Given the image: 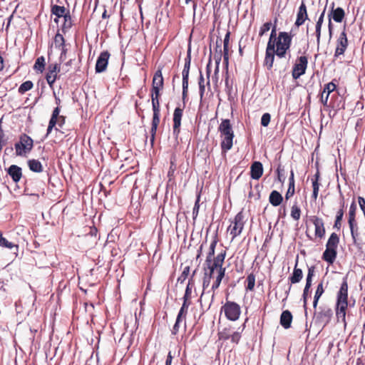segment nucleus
Here are the masks:
<instances>
[{
  "label": "nucleus",
  "instance_id": "30",
  "mask_svg": "<svg viewBox=\"0 0 365 365\" xmlns=\"http://www.w3.org/2000/svg\"><path fill=\"white\" fill-rule=\"evenodd\" d=\"M221 148L222 152L226 153L232 148L234 136L222 137Z\"/></svg>",
  "mask_w": 365,
  "mask_h": 365
},
{
  "label": "nucleus",
  "instance_id": "26",
  "mask_svg": "<svg viewBox=\"0 0 365 365\" xmlns=\"http://www.w3.org/2000/svg\"><path fill=\"white\" fill-rule=\"evenodd\" d=\"M163 87V78L162 75L161 70H158L153 76V83H152V88H160L162 89Z\"/></svg>",
  "mask_w": 365,
  "mask_h": 365
},
{
  "label": "nucleus",
  "instance_id": "33",
  "mask_svg": "<svg viewBox=\"0 0 365 365\" xmlns=\"http://www.w3.org/2000/svg\"><path fill=\"white\" fill-rule=\"evenodd\" d=\"M297 264V262L296 263ZM303 277V272L302 270L299 268L297 267V265H295V267L294 269L292 275L289 277V279L292 282V284H296L301 281Z\"/></svg>",
  "mask_w": 365,
  "mask_h": 365
},
{
  "label": "nucleus",
  "instance_id": "56",
  "mask_svg": "<svg viewBox=\"0 0 365 365\" xmlns=\"http://www.w3.org/2000/svg\"><path fill=\"white\" fill-rule=\"evenodd\" d=\"M322 26V25H321L319 24H316V26H315V36H316V38H317V44L318 46H319L320 41H321Z\"/></svg>",
  "mask_w": 365,
  "mask_h": 365
},
{
  "label": "nucleus",
  "instance_id": "39",
  "mask_svg": "<svg viewBox=\"0 0 365 365\" xmlns=\"http://www.w3.org/2000/svg\"><path fill=\"white\" fill-rule=\"evenodd\" d=\"M230 32L227 31L225 36L224 41H223V52H224L223 58H224V61L226 62V63H228V59H229L228 45H229V41H230Z\"/></svg>",
  "mask_w": 365,
  "mask_h": 365
},
{
  "label": "nucleus",
  "instance_id": "14",
  "mask_svg": "<svg viewBox=\"0 0 365 365\" xmlns=\"http://www.w3.org/2000/svg\"><path fill=\"white\" fill-rule=\"evenodd\" d=\"M314 272H315V268L314 266H311L310 267H309L307 279H306V284H305V287H304V292H303L304 307L305 309L307 307V297L309 294V290L312 286V280L313 276L314 275Z\"/></svg>",
  "mask_w": 365,
  "mask_h": 365
},
{
  "label": "nucleus",
  "instance_id": "60",
  "mask_svg": "<svg viewBox=\"0 0 365 365\" xmlns=\"http://www.w3.org/2000/svg\"><path fill=\"white\" fill-rule=\"evenodd\" d=\"M183 318H179L178 316H177V319H176V322L173 326V330H172V333L173 334H176L178 331H179V327H180V322L182 320Z\"/></svg>",
  "mask_w": 365,
  "mask_h": 365
},
{
  "label": "nucleus",
  "instance_id": "44",
  "mask_svg": "<svg viewBox=\"0 0 365 365\" xmlns=\"http://www.w3.org/2000/svg\"><path fill=\"white\" fill-rule=\"evenodd\" d=\"M193 285V279L192 277L189 279L188 284L185 289V292L183 297V299H186L187 300H189L191 297L192 294V287Z\"/></svg>",
  "mask_w": 365,
  "mask_h": 365
},
{
  "label": "nucleus",
  "instance_id": "6",
  "mask_svg": "<svg viewBox=\"0 0 365 365\" xmlns=\"http://www.w3.org/2000/svg\"><path fill=\"white\" fill-rule=\"evenodd\" d=\"M222 311L224 312L225 317L230 321H236L239 319L241 314L240 306L236 302L227 301L222 307Z\"/></svg>",
  "mask_w": 365,
  "mask_h": 365
},
{
  "label": "nucleus",
  "instance_id": "28",
  "mask_svg": "<svg viewBox=\"0 0 365 365\" xmlns=\"http://www.w3.org/2000/svg\"><path fill=\"white\" fill-rule=\"evenodd\" d=\"M225 269H220V272H218V274H217V276H216V278H215V282H213L212 285V287H211V289L212 291V294L211 295V298H212V301H213L214 299V297H215V290L217 289L220 284H221V282H222V279H223V277H225Z\"/></svg>",
  "mask_w": 365,
  "mask_h": 365
},
{
  "label": "nucleus",
  "instance_id": "27",
  "mask_svg": "<svg viewBox=\"0 0 365 365\" xmlns=\"http://www.w3.org/2000/svg\"><path fill=\"white\" fill-rule=\"evenodd\" d=\"M282 195L278 191L273 190L271 192L269 201L272 205L277 207L282 203Z\"/></svg>",
  "mask_w": 365,
  "mask_h": 365
},
{
  "label": "nucleus",
  "instance_id": "58",
  "mask_svg": "<svg viewBox=\"0 0 365 365\" xmlns=\"http://www.w3.org/2000/svg\"><path fill=\"white\" fill-rule=\"evenodd\" d=\"M199 202H200V196L197 197V198L195 202L194 207L192 209V217L194 220H195L198 215L199 209H200Z\"/></svg>",
  "mask_w": 365,
  "mask_h": 365
},
{
  "label": "nucleus",
  "instance_id": "12",
  "mask_svg": "<svg viewBox=\"0 0 365 365\" xmlns=\"http://www.w3.org/2000/svg\"><path fill=\"white\" fill-rule=\"evenodd\" d=\"M309 220L314 225L315 236L322 238L325 235V228L323 220L316 215H313L309 217Z\"/></svg>",
  "mask_w": 365,
  "mask_h": 365
},
{
  "label": "nucleus",
  "instance_id": "34",
  "mask_svg": "<svg viewBox=\"0 0 365 365\" xmlns=\"http://www.w3.org/2000/svg\"><path fill=\"white\" fill-rule=\"evenodd\" d=\"M54 43H55V46L56 47H61V60H62L63 58V56L66 53V49L64 48V38H63V36L60 34H57L55 37H54Z\"/></svg>",
  "mask_w": 365,
  "mask_h": 365
},
{
  "label": "nucleus",
  "instance_id": "48",
  "mask_svg": "<svg viewBox=\"0 0 365 365\" xmlns=\"http://www.w3.org/2000/svg\"><path fill=\"white\" fill-rule=\"evenodd\" d=\"M232 331L230 329H223L221 331L219 332V339L220 340H228L230 339V336L232 334Z\"/></svg>",
  "mask_w": 365,
  "mask_h": 365
},
{
  "label": "nucleus",
  "instance_id": "25",
  "mask_svg": "<svg viewBox=\"0 0 365 365\" xmlns=\"http://www.w3.org/2000/svg\"><path fill=\"white\" fill-rule=\"evenodd\" d=\"M292 315L288 310L282 312L280 317V324L284 328L288 329L291 327Z\"/></svg>",
  "mask_w": 365,
  "mask_h": 365
},
{
  "label": "nucleus",
  "instance_id": "21",
  "mask_svg": "<svg viewBox=\"0 0 365 365\" xmlns=\"http://www.w3.org/2000/svg\"><path fill=\"white\" fill-rule=\"evenodd\" d=\"M335 89L336 85L332 82H330L324 86L321 96V102L324 106L327 105L329 94Z\"/></svg>",
  "mask_w": 365,
  "mask_h": 365
},
{
  "label": "nucleus",
  "instance_id": "43",
  "mask_svg": "<svg viewBox=\"0 0 365 365\" xmlns=\"http://www.w3.org/2000/svg\"><path fill=\"white\" fill-rule=\"evenodd\" d=\"M217 243V240L216 239H214L212 240V242H211L210 246V250H209V252L206 257L205 262H209L212 261V259L214 258L213 256L215 255V250Z\"/></svg>",
  "mask_w": 365,
  "mask_h": 365
},
{
  "label": "nucleus",
  "instance_id": "10",
  "mask_svg": "<svg viewBox=\"0 0 365 365\" xmlns=\"http://www.w3.org/2000/svg\"><path fill=\"white\" fill-rule=\"evenodd\" d=\"M190 50H188L187 56L185 59V65L184 68L182 72V96L183 98L186 96L188 88V77H189V71L190 67Z\"/></svg>",
  "mask_w": 365,
  "mask_h": 365
},
{
  "label": "nucleus",
  "instance_id": "4",
  "mask_svg": "<svg viewBox=\"0 0 365 365\" xmlns=\"http://www.w3.org/2000/svg\"><path fill=\"white\" fill-rule=\"evenodd\" d=\"M245 226L244 215L242 212H238L234 219L231 221L230 226L227 227V232L232 235V241L235 237L240 235Z\"/></svg>",
  "mask_w": 365,
  "mask_h": 365
},
{
  "label": "nucleus",
  "instance_id": "41",
  "mask_svg": "<svg viewBox=\"0 0 365 365\" xmlns=\"http://www.w3.org/2000/svg\"><path fill=\"white\" fill-rule=\"evenodd\" d=\"M190 304V302L189 300H187L186 299H183L182 305L178 314L179 318H185Z\"/></svg>",
  "mask_w": 365,
  "mask_h": 365
},
{
  "label": "nucleus",
  "instance_id": "23",
  "mask_svg": "<svg viewBox=\"0 0 365 365\" xmlns=\"http://www.w3.org/2000/svg\"><path fill=\"white\" fill-rule=\"evenodd\" d=\"M160 123V113H153L152 125L150 129V143L153 145L155 140V136Z\"/></svg>",
  "mask_w": 365,
  "mask_h": 365
},
{
  "label": "nucleus",
  "instance_id": "38",
  "mask_svg": "<svg viewBox=\"0 0 365 365\" xmlns=\"http://www.w3.org/2000/svg\"><path fill=\"white\" fill-rule=\"evenodd\" d=\"M51 13L58 18L63 17L67 14L65 7L58 5L51 6Z\"/></svg>",
  "mask_w": 365,
  "mask_h": 365
},
{
  "label": "nucleus",
  "instance_id": "19",
  "mask_svg": "<svg viewBox=\"0 0 365 365\" xmlns=\"http://www.w3.org/2000/svg\"><path fill=\"white\" fill-rule=\"evenodd\" d=\"M275 55L276 53L274 52V50H272L271 44H267L264 58V65L269 70H270L273 66Z\"/></svg>",
  "mask_w": 365,
  "mask_h": 365
},
{
  "label": "nucleus",
  "instance_id": "22",
  "mask_svg": "<svg viewBox=\"0 0 365 365\" xmlns=\"http://www.w3.org/2000/svg\"><path fill=\"white\" fill-rule=\"evenodd\" d=\"M7 173L15 182H18L22 177L21 168L16 165H11L8 168Z\"/></svg>",
  "mask_w": 365,
  "mask_h": 365
},
{
  "label": "nucleus",
  "instance_id": "9",
  "mask_svg": "<svg viewBox=\"0 0 365 365\" xmlns=\"http://www.w3.org/2000/svg\"><path fill=\"white\" fill-rule=\"evenodd\" d=\"M348 46V39L346 36V33L345 31V29L340 34L337 41H336V47L334 52V58H339L340 56L344 55L345 51L346 50Z\"/></svg>",
  "mask_w": 365,
  "mask_h": 365
},
{
  "label": "nucleus",
  "instance_id": "52",
  "mask_svg": "<svg viewBox=\"0 0 365 365\" xmlns=\"http://www.w3.org/2000/svg\"><path fill=\"white\" fill-rule=\"evenodd\" d=\"M63 19H64V22L63 24V29H70L72 26V21H71V17L68 11L63 16Z\"/></svg>",
  "mask_w": 365,
  "mask_h": 365
},
{
  "label": "nucleus",
  "instance_id": "2",
  "mask_svg": "<svg viewBox=\"0 0 365 365\" xmlns=\"http://www.w3.org/2000/svg\"><path fill=\"white\" fill-rule=\"evenodd\" d=\"M348 284L346 278H344L339 290L336 294L335 306L336 317L338 322H342L346 327V314L348 309Z\"/></svg>",
  "mask_w": 365,
  "mask_h": 365
},
{
  "label": "nucleus",
  "instance_id": "36",
  "mask_svg": "<svg viewBox=\"0 0 365 365\" xmlns=\"http://www.w3.org/2000/svg\"><path fill=\"white\" fill-rule=\"evenodd\" d=\"M29 169L33 172L41 173L43 170L42 165L38 160L32 159L28 161Z\"/></svg>",
  "mask_w": 365,
  "mask_h": 365
},
{
  "label": "nucleus",
  "instance_id": "45",
  "mask_svg": "<svg viewBox=\"0 0 365 365\" xmlns=\"http://www.w3.org/2000/svg\"><path fill=\"white\" fill-rule=\"evenodd\" d=\"M190 267L189 266H186L184 267L181 274L179 276V277L178 278V282L180 283V284H182L185 280L187 278L189 274H190Z\"/></svg>",
  "mask_w": 365,
  "mask_h": 365
},
{
  "label": "nucleus",
  "instance_id": "64",
  "mask_svg": "<svg viewBox=\"0 0 365 365\" xmlns=\"http://www.w3.org/2000/svg\"><path fill=\"white\" fill-rule=\"evenodd\" d=\"M173 361V356L171 355V353L169 352L165 361V365H171Z\"/></svg>",
  "mask_w": 365,
  "mask_h": 365
},
{
  "label": "nucleus",
  "instance_id": "8",
  "mask_svg": "<svg viewBox=\"0 0 365 365\" xmlns=\"http://www.w3.org/2000/svg\"><path fill=\"white\" fill-rule=\"evenodd\" d=\"M307 64L308 59L307 56H302L299 57L293 67L292 78L296 80L304 75L307 68Z\"/></svg>",
  "mask_w": 365,
  "mask_h": 365
},
{
  "label": "nucleus",
  "instance_id": "32",
  "mask_svg": "<svg viewBox=\"0 0 365 365\" xmlns=\"http://www.w3.org/2000/svg\"><path fill=\"white\" fill-rule=\"evenodd\" d=\"M339 242V238L337 234L333 232L330 235V237L327 242L326 247L336 250Z\"/></svg>",
  "mask_w": 365,
  "mask_h": 365
},
{
  "label": "nucleus",
  "instance_id": "11",
  "mask_svg": "<svg viewBox=\"0 0 365 365\" xmlns=\"http://www.w3.org/2000/svg\"><path fill=\"white\" fill-rule=\"evenodd\" d=\"M110 58V53L108 51H103L98 56L96 64V72L102 73L106 70L108 60Z\"/></svg>",
  "mask_w": 365,
  "mask_h": 365
},
{
  "label": "nucleus",
  "instance_id": "49",
  "mask_svg": "<svg viewBox=\"0 0 365 365\" xmlns=\"http://www.w3.org/2000/svg\"><path fill=\"white\" fill-rule=\"evenodd\" d=\"M245 325H243V327L241 331H232L230 336V340L232 343L238 344V342L240 340L241 338V333L242 332L244 329Z\"/></svg>",
  "mask_w": 365,
  "mask_h": 365
},
{
  "label": "nucleus",
  "instance_id": "53",
  "mask_svg": "<svg viewBox=\"0 0 365 365\" xmlns=\"http://www.w3.org/2000/svg\"><path fill=\"white\" fill-rule=\"evenodd\" d=\"M271 26L272 23L270 21L264 23L259 29V36H264L271 29Z\"/></svg>",
  "mask_w": 365,
  "mask_h": 365
},
{
  "label": "nucleus",
  "instance_id": "13",
  "mask_svg": "<svg viewBox=\"0 0 365 365\" xmlns=\"http://www.w3.org/2000/svg\"><path fill=\"white\" fill-rule=\"evenodd\" d=\"M60 71V66L57 63L50 64L48 66V72L46 76V79L50 87L53 86L57 79L58 73Z\"/></svg>",
  "mask_w": 365,
  "mask_h": 365
},
{
  "label": "nucleus",
  "instance_id": "3",
  "mask_svg": "<svg viewBox=\"0 0 365 365\" xmlns=\"http://www.w3.org/2000/svg\"><path fill=\"white\" fill-rule=\"evenodd\" d=\"M333 315L332 309L328 307H320L314 314V324L323 329L331 321Z\"/></svg>",
  "mask_w": 365,
  "mask_h": 365
},
{
  "label": "nucleus",
  "instance_id": "18",
  "mask_svg": "<svg viewBox=\"0 0 365 365\" xmlns=\"http://www.w3.org/2000/svg\"><path fill=\"white\" fill-rule=\"evenodd\" d=\"M307 19L308 15L306 5L304 2H302L297 14L295 25L297 26H302Z\"/></svg>",
  "mask_w": 365,
  "mask_h": 365
},
{
  "label": "nucleus",
  "instance_id": "42",
  "mask_svg": "<svg viewBox=\"0 0 365 365\" xmlns=\"http://www.w3.org/2000/svg\"><path fill=\"white\" fill-rule=\"evenodd\" d=\"M34 68L36 71L42 73L45 68V58L43 56L38 57L34 66Z\"/></svg>",
  "mask_w": 365,
  "mask_h": 365
},
{
  "label": "nucleus",
  "instance_id": "59",
  "mask_svg": "<svg viewBox=\"0 0 365 365\" xmlns=\"http://www.w3.org/2000/svg\"><path fill=\"white\" fill-rule=\"evenodd\" d=\"M152 100V107L153 113H160V102L159 99H151Z\"/></svg>",
  "mask_w": 365,
  "mask_h": 365
},
{
  "label": "nucleus",
  "instance_id": "16",
  "mask_svg": "<svg viewBox=\"0 0 365 365\" xmlns=\"http://www.w3.org/2000/svg\"><path fill=\"white\" fill-rule=\"evenodd\" d=\"M182 116V109L176 108L173 113V134L178 137L180 133V128L181 125V119Z\"/></svg>",
  "mask_w": 365,
  "mask_h": 365
},
{
  "label": "nucleus",
  "instance_id": "63",
  "mask_svg": "<svg viewBox=\"0 0 365 365\" xmlns=\"http://www.w3.org/2000/svg\"><path fill=\"white\" fill-rule=\"evenodd\" d=\"M282 171H283V170L281 169L280 166H279L277 169V178H278L279 181L283 183L284 181V178L282 176Z\"/></svg>",
  "mask_w": 365,
  "mask_h": 365
},
{
  "label": "nucleus",
  "instance_id": "57",
  "mask_svg": "<svg viewBox=\"0 0 365 365\" xmlns=\"http://www.w3.org/2000/svg\"><path fill=\"white\" fill-rule=\"evenodd\" d=\"M270 119H271V115L269 113H264L261 118V125L264 127H267L270 122Z\"/></svg>",
  "mask_w": 365,
  "mask_h": 365
},
{
  "label": "nucleus",
  "instance_id": "51",
  "mask_svg": "<svg viewBox=\"0 0 365 365\" xmlns=\"http://www.w3.org/2000/svg\"><path fill=\"white\" fill-rule=\"evenodd\" d=\"M199 89H200V98L202 99L203 97L205 91V79L201 73L200 74V78H199Z\"/></svg>",
  "mask_w": 365,
  "mask_h": 365
},
{
  "label": "nucleus",
  "instance_id": "47",
  "mask_svg": "<svg viewBox=\"0 0 365 365\" xmlns=\"http://www.w3.org/2000/svg\"><path fill=\"white\" fill-rule=\"evenodd\" d=\"M33 87V83L30 81L24 82L19 88V92L20 93H24L25 92L31 90Z\"/></svg>",
  "mask_w": 365,
  "mask_h": 365
},
{
  "label": "nucleus",
  "instance_id": "5",
  "mask_svg": "<svg viewBox=\"0 0 365 365\" xmlns=\"http://www.w3.org/2000/svg\"><path fill=\"white\" fill-rule=\"evenodd\" d=\"M34 141L31 137L23 134L20 137L19 142L15 144L16 154L18 156H24L33 148Z\"/></svg>",
  "mask_w": 365,
  "mask_h": 365
},
{
  "label": "nucleus",
  "instance_id": "17",
  "mask_svg": "<svg viewBox=\"0 0 365 365\" xmlns=\"http://www.w3.org/2000/svg\"><path fill=\"white\" fill-rule=\"evenodd\" d=\"M334 3L331 4V10L328 14L329 19H333L335 22L341 23L345 16L344 10L341 7L334 9Z\"/></svg>",
  "mask_w": 365,
  "mask_h": 365
},
{
  "label": "nucleus",
  "instance_id": "20",
  "mask_svg": "<svg viewBox=\"0 0 365 365\" xmlns=\"http://www.w3.org/2000/svg\"><path fill=\"white\" fill-rule=\"evenodd\" d=\"M263 174L262 164L259 161L254 162L250 168V175L254 180H259Z\"/></svg>",
  "mask_w": 365,
  "mask_h": 365
},
{
  "label": "nucleus",
  "instance_id": "61",
  "mask_svg": "<svg viewBox=\"0 0 365 365\" xmlns=\"http://www.w3.org/2000/svg\"><path fill=\"white\" fill-rule=\"evenodd\" d=\"M358 202H359V207H360L361 210H362L364 215L365 217V199L362 197H359Z\"/></svg>",
  "mask_w": 365,
  "mask_h": 365
},
{
  "label": "nucleus",
  "instance_id": "46",
  "mask_svg": "<svg viewBox=\"0 0 365 365\" xmlns=\"http://www.w3.org/2000/svg\"><path fill=\"white\" fill-rule=\"evenodd\" d=\"M247 289L252 291L255 284V276L254 274L251 273L247 277Z\"/></svg>",
  "mask_w": 365,
  "mask_h": 365
},
{
  "label": "nucleus",
  "instance_id": "54",
  "mask_svg": "<svg viewBox=\"0 0 365 365\" xmlns=\"http://www.w3.org/2000/svg\"><path fill=\"white\" fill-rule=\"evenodd\" d=\"M356 211V203L354 202H353L351 204L350 207H349V220H356L355 219Z\"/></svg>",
  "mask_w": 365,
  "mask_h": 365
},
{
  "label": "nucleus",
  "instance_id": "50",
  "mask_svg": "<svg viewBox=\"0 0 365 365\" xmlns=\"http://www.w3.org/2000/svg\"><path fill=\"white\" fill-rule=\"evenodd\" d=\"M291 216L295 220H298L300 218L301 210L297 205H294L292 207Z\"/></svg>",
  "mask_w": 365,
  "mask_h": 365
},
{
  "label": "nucleus",
  "instance_id": "31",
  "mask_svg": "<svg viewBox=\"0 0 365 365\" xmlns=\"http://www.w3.org/2000/svg\"><path fill=\"white\" fill-rule=\"evenodd\" d=\"M295 188H294V175L293 170L290 172V176L289 178V187L285 195L286 199H289L292 197L294 194Z\"/></svg>",
  "mask_w": 365,
  "mask_h": 365
},
{
  "label": "nucleus",
  "instance_id": "62",
  "mask_svg": "<svg viewBox=\"0 0 365 365\" xmlns=\"http://www.w3.org/2000/svg\"><path fill=\"white\" fill-rule=\"evenodd\" d=\"M160 88H152L151 99H159Z\"/></svg>",
  "mask_w": 365,
  "mask_h": 365
},
{
  "label": "nucleus",
  "instance_id": "37",
  "mask_svg": "<svg viewBox=\"0 0 365 365\" xmlns=\"http://www.w3.org/2000/svg\"><path fill=\"white\" fill-rule=\"evenodd\" d=\"M324 290L323 287V282H320L317 287L314 297V301H313V307L314 309L317 308L319 299H320L321 296L323 294Z\"/></svg>",
  "mask_w": 365,
  "mask_h": 365
},
{
  "label": "nucleus",
  "instance_id": "35",
  "mask_svg": "<svg viewBox=\"0 0 365 365\" xmlns=\"http://www.w3.org/2000/svg\"><path fill=\"white\" fill-rule=\"evenodd\" d=\"M349 226L351 231V235L354 242H356V237L359 235V227L356 220H348Z\"/></svg>",
  "mask_w": 365,
  "mask_h": 365
},
{
  "label": "nucleus",
  "instance_id": "40",
  "mask_svg": "<svg viewBox=\"0 0 365 365\" xmlns=\"http://www.w3.org/2000/svg\"><path fill=\"white\" fill-rule=\"evenodd\" d=\"M214 275H212L211 274H208L207 271L205 269V276L203 278V282H202V287H203V292L201 294V298L205 294V289L209 287L210 283V279L212 278Z\"/></svg>",
  "mask_w": 365,
  "mask_h": 365
},
{
  "label": "nucleus",
  "instance_id": "7",
  "mask_svg": "<svg viewBox=\"0 0 365 365\" xmlns=\"http://www.w3.org/2000/svg\"><path fill=\"white\" fill-rule=\"evenodd\" d=\"M225 256L226 252L224 251L212 259V261L205 262L207 265V269H205L207 271V273L214 275L215 272L218 274V272H220V269L225 270V268L222 267Z\"/></svg>",
  "mask_w": 365,
  "mask_h": 365
},
{
  "label": "nucleus",
  "instance_id": "55",
  "mask_svg": "<svg viewBox=\"0 0 365 365\" xmlns=\"http://www.w3.org/2000/svg\"><path fill=\"white\" fill-rule=\"evenodd\" d=\"M343 215H344V210L342 209H340L337 212V214L336 216V220H335V223H334L335 227L339 228L341 226V221L342 220Z\"/></svg>",
  "mask_w": 365,
  "mask_h": 365
},
{
  "label": "nucleus",
  "instance_id": "1",
  "mask_svg": "<svg viewBox=\"0 0 365 365\" xmlns=\"http://www.w3.org/2000/svg\"><path fill=\"white\" fill-rule=\"evenodd\" d=\"M276 22L277 19H275ZM291 43L292 36L289 33L281 31L277 36V26L275 24L272 29L267 44H271L272 50H274L276 55L279 58H284L285 56L287 51L290 48Z\"/></svg>",
  "mask_w": 365,
  "mask_h": 365
},
{
  "label": "nucleus",
  "instance_id": "24",
  "mask_svg": "<svg viewBox=\"0 0 365 365\" xmlns=\"http://www.w3.org/2000/svg\"><path fill=\"white\" fill-rule=\"evenodd\" d=\"M59 113H60V108L58 107H56L53 110L51 118L49 120L48 125L47 128V133L46 135H49L53 128L55 127V125L57 124V119L59 118Z\"/></svg>",
  "mask_w": 365,
  "mask_h": 365
},
{
  "label": "nucleus",
  "instance_id": "15",
  "mask_svg": "<svg viewBox=\"0 0 365 365\" xmlns=\"http://www.w3.org/2000/svg\"><path fill=\"white\" fill-rule=\"evenodd\" d=\"M218 130L220 133L221 137L234 136L232 127L230 123V120L228 119L222 120V122L219 125Z\"/></svg>",
  "mask_w": 365,
  "mask_h": 365
},
{
  "label": "nucleus",
  "instance_id": "29",
  "mask_svg": "<svg viewBox=\"0 0 365 365\" xmlns=\"http://www.w3.org/2000/svg\"><path fill=\"white\" fill-rule=\"evenodd\" d=\"M336 257V250L326 247V250L323 253V259L329 264H332L334 262Z\"/></svg>",
  "mask_w": 365,
  "mask_h": 365
}]
</instances>
